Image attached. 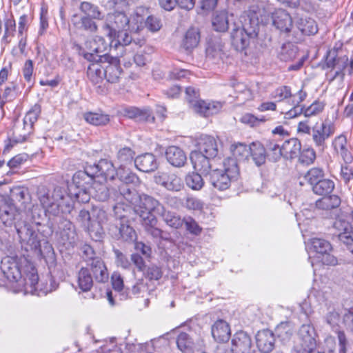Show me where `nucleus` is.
<instances>
[{
  "label": "nucleus",
  "instance_id": "nucleus-1",
  "mask_svg": "<svg viewBox=\"0 0 353 353\" xmlns=\"http://www.w3.org/2000/svg\"><path fill=\"white\" fill-rule=\"evenodd\" d=\"M265 13L264 8L259 5H252L240 17L242 28L233 25L232 43L236 50H243L249 45L250 38L257 35L260 23H268L269 17Z\"/></svg>",
  "mask_w": 353,
  "mask_h": 353
},
{
  "label": "nucleus",
  "instance_id": "nucleus-2",
  "mask_svg": "<svg viewBox=\"0 0 353 353\" xmlns=\"http://www.w3.org/2000/svg\"><path fill=\"white\" fill-rule=\"evenodd\" d=\"M239 169L236 161L232 157L225 159L221 168L214 169L209 173L212 186L219 191L228 189L232 181L237 180Z\"/></svg>",
  "mask_w": 353,
  "mask_h": 353
},
{
  "label": "nucleus",
  "instance_id": "nucleus-3",
  "mask_svg": "<svg viewBox=\"0 0 353 353\" xmlns=\"http://www.w3.org/2000/svg\"><path fill=\"white\" fill-rule=\"evenodd\" d=\"M312 247L316 252L315 256L310 257L312 259V265L314 267V263L321 262L325 265H336L338 264L337 258L331 254L330 252L332 250V247L328 241L323 239L314 238L312 240Z\"/></svg>",
  "mask_w": 353,
  "mask_h": 353
},
{
  "label": "nucleus",
  "instance_id": "nucleus-4",
  "mask_svg": "<svg viewBox=\"0 0 353 353\" xmlns=\"http://www.w3.org/2000/svg\"><path fill=\"white\" fill-rule=\"evenodd\" d=\"M165 206L157 199L146 194L139 195V202L133 206L134 212L139 215L141 221L146 216L159 215Z\"/></svg>",
  "mask_w": 353,
  "mask_h": 353
},
{
  "label": "nucleus",
  "instance_id": "nucleus-5",
  "mask_svg": "<svg viewBox=\"0 0 353 353\" xmlns=\"http://www.w3.org/2000/svg\"><path fill=\"white\" fill-rule=\"evenodd\" d=\"M109 43L106 42L101 36H96L92 41L86 43V48L90 52H83V57L89 61H100L108 60L107 50L110 47Z\"/></svg>",
  "mask_w": 353,
  "mask_h": 353
},
{
  "label": "nucleus",
  "instance_id": "nucleus-6",
  "mask_svg": "<svg viewBox=\"0 0 353 353\" xmlns=\"http://www.w3.org/2000/svg\"><path fill=\"white\" fill-rule=\"evenodd\" d=\"M130 19L123 12H115L107 15L103 30L105 34L112 39L115 37L117 32L125 30L129 27Z\"/></svg>",
  "mask_w": 353,
  "mask_h": 353
},
{
  "label": "nucleus",
  "instance_id": "nucleus-7",
  "mask_svg": "<svg viewBox=\"0 0 353 353\" xmlns=\"http://www.w3.org/2000/svg\"><path fill=\"white\" fill-rule=\"evenodd\" d=\"M348 61L347 56L340 54V48L334 47L327 51L325 65L327 68L336 69L330 81H333L338 77L341 79H343V70L347 68Z\"/></svg>",
  "mask_w": 353,
  "mask_h": 353
},
{
  "label": "nucleus",
  "instance_id": "nucleus-8",
  "mask_svg": "<svg viewBox=\"0 0 353 353\" xmlns=\"http://www.w3.org/2000/svg\"><path fill=\"white\" fill-rule=\"evenodd\" d=\"M14 228L21 243L27 244L34 249H37L39 247L38 235L32 223L22 219L18 220L14 223Z\"/></svg>",
  "mask_w": 353,
  "mask_h": 353
},
{
  "label": "nucleus",
  "instance_id": "nucleus-9",
  "mask_svg": "<svg viewBox=\"0 0 353 353\" xmlns=\"http://www.w3.org/2000/svg\"><path fill=\"white\" fill-rule=\"evenodd\" d=\"M148 10L144 7H138L135 10L133 14V21L137 24V29L143 27V24L150 31L157 32L161 28V22L157 17L150 15L144 21L145 15L148 14Z\"/></svg>",
  "mask_w": 353,
  "mask_h": 353
},
{
  "label": "nucleus",
  "instance_id": "nucleus-10",
  "mask_svg": "<svg viewBox=\"0 0 353 353\" xmlns=\"http://www.w3.org/2000/svg\"><path fill=\"white\" fill-rule=\"evenodd\" d=\"M314 328L310 324H304L299 328L298 338L301 353H310L316 347Z\"/></svg>",
  "mask_w": 353,
  "mask_h": 353
},
{
  "label": "nucleus",
  "instance_id": "nucleus-11",
  "mask_svg": "<svg viewBox=\"0 0 353 353\" xmlns=\"http://www.w3.org/2000/svg\"><path fill=\"white\" fill-rule=\"evenodd\" d=\"M113 198L119 201H121L123 199L128 202L132 206H134L139 202V195L136 190L135 187L125 183L115 184L112 188Z\"/></svg>",
  "mask_w": 353,
  "mask_h": 353
},
{
  "label": "nucleus",
  "instance_id": "nucleus-12",
  "mask_svg": "<svg viewBox=\"0 0 353 353\" xmlns=\"http://www.w3.org/2000/svg\"><path fill=\"white\" fill-rule=\"evenodd\" d=\"M154 182L171 192H179L184 187L181 179L172 172H158L154 176Z\"/></svg>",
  "mask_w": 353,
  "mask_h": 353
},
{
  "label": "nucleus",
  "instance_id": "nucleus-13",
  "mask_svg": "<svg viewBox=\"0 0 353 353\" xmlns=\"http://www.w3.org/2000/svg\"><path fill=\"white\" fill-rule=\"evenodd\" d=\"M231 347L233 353H259L253 346L251 337L243 331L234 334Z\"/></svg>",
  "mask_w": 353,
  "mask_h": 353
},
{
  "label": "nucleus",
  "instance_id": "nucleus-14",
  "mask_svg": "<svg viewBox=\"0 0 353 353\" xmlns=\"http://www.w3.org/2000/svg\"><path fill=\"white\" fill-rule=\"evenodd\" d=\"M334 132V127L331 123L323 122L320 125H316L312 128V140L320 150H323L325 147V141Z\"/></svg>",
  "mask_w": 353,
  "mask_h": 353
},
{
  "label": "nucleus",
  "instance_id": "nucleus-15",
  "mask_svg": "<svg viewBox=\"0 0 353 353\" xmlns=\"http://www.w3.org/2000/svg\"><path fill=\"white\" fill-rule=\"evenodd\" d=\"M223 108V103L220 101H204L199 99L193 103L192 110L196 113L203 117H208L218 114Z\"/></svg>",
  "mask_w": 353,
  "mask_h": 353
},
{
  "label": "nucleus",
  "instance_id": "nucleus-16",
  "mask_svg": "<svg viewBox=\"0 0 353 353\" xmlns=\"http://www.w3.org/2000/svg\"><path fill=\"white\" fill-rule=\"evenodd\" d=\"M51 199L54 203V207H58L59 212L70 213L72 209V199L63 188H54L51 193Z\"/></svg>",
  "mask_w": 353,
  "mask_h": 353
},
{
  "label": "nucleus",
  "instance_id": "nucleus-17",
  "mask_svg": "<svg viewBox=\"0 0 353 353\" xmlns=\"http://www.w3.org/2000/svg\"><path fill=\"white\" fill-rule=\"evenodd\" d=\"M21 219V214L14 206L3 199H0V220L6 226L14 225L18 220Z\"/></svg>",
  "mask_w": 353,
  "mask_h": 353
},
{
  "label": "nucleus",
  "instance_id": "nucleus-18",
  "mask_svg": "<svg viewBox=\"0 0 353 353\" xmlns=\"http://www.w3.org/2000/svg\"><path fill=\"white\" fill-rule=\"evenodd\" d=\"M96 179H102L103 181L112 180L117 174V170L113 163L107 159H101L97 163L91 165Z\"/></svg>",
  "mask_w": 353,
  "mask_h": 353
},
{
  "label": "nucleus",
  "instance_id": "nucleus-19",
  "mask_svg": "<svg viewBox=\"0 0 353 353\" xmlns=\"http://www.w3.org/2000/svg\"><path fill=\"white\" fill-rule=\"evenodd\" d=\"M272 24L281 32H290L293 21L290 14L283 9H276L272 13Z\"/></svg>",
  "mask_w": 353,
  "mask_h": 353
},
{
  "label": "nucleus",
  "instance_id": "nucleus-20",
  "mask_svg": "<svg viewBox=\"0 0 353 353\" xmlns=\"http://www.w3.org/2000/svg\"><path fill=\"white\" fill-rule=\"evenodd\" d=\"M334 227L338 230L339 239L344 244L348 246V249L353 252V230L350 223L344 220H336L334 223Z\"/></svg>",
  "mask_w": 353,
  "mask_h": 353
},
{
  "label": "nucleus",
  "instance_id": "nucleus-21",
  "mask_svg": "<svg viewBox=\"0 0 353 353\" xmlns=\"http://www.w3.org/2000/svg\"><path fill=\"white\" fill-rule=\"evenodd\" d=\"M91 165H87L83 170H79L74 173L72 181L78 188H90L96 180L95 174Z\"/></svg>",
  "mask_w": 353,
  "mask_h": 353
},
{
  "label": "nucleus",
  "instance_id": "nucleus-22",
  "mask_svg": "<svg viewBox=\"0 0 353 353\" xmlns=\"http://www.w3.org/2000/svg\"><path fill=\"white\" fill-rule=\"evenodd\" d=\"M1 270L10 282H22L20 270L12 259L4 258L1 261Z\"/></svg>",
  "mask_w": 353,
  "mask_h": 353
},
{
  "label": "nucleus",
  "instance_id": "nucleus-23",
  "mask_svg": "<svg viewBox=\"0 0 353 353\" xmlns=\"http://www.w3.org/2000/svg\"><path fill=\"white\" fill-rule=\"evenodd\" d=\"M34 123H30L28 121H26V117H25L23 120V133L20 132V126H15L12 137L9 139V143L6 144L4 150L8 151L14 144L25 141L27 137L30 134Z\"/></svg>",
  "mask_w": 353,
  "mask_h": 353
},
{
  "label": "nucleus",
  "instance_id": "nucleus-24",
  "mask_svg": "<svg viewBox=\"0 0 353 353\" xmlns=\"http://www.w3.org/2000/svg\"><path fill=\"white\" fill-rule=\"evenodd\" d=\"M119 61L113 57H108V60H103V69L105 73L104 78L110 83H116L119 81L121 74Z\"/></svg>",
  "mask_w": 353,
  "mask_h": 353
},
{
  "label": "nucleus",
  "instance_id": "nucleus-25",
  "mask_svg": "<svg viewBox=\"0 0 353 353\" xmlns=\"http://www.w3.org/2000/svg\"><path fill=\"white\" fill-rule=\"evenodd\" d=\"M198 151L209 156L216 157L219 152V146L216 140L211 136L201 135L197 141Z\"/></svg>",
  "mask_w": 353,
  "mask_h": 353
},
{
  "label": "nucleus",
  "instance_id": "nucleus-26",
  "mask_svg": "<svg viewBox=\"0 0 353 353\" xmlns=\"http://www.w3.org/2000/svg\"><path fill=\"white\" fill-rule=\"evenodd\" d=\"M141 223L146 234L151 236L155 240L168 239L167 236H165V233L157 227L158 219L155 215L149 214V216H146L144 220L141 221Z\"/></svg>",
  "mask_w": 353,
  "mask_h": 353
},
{
  "label": "nucleus",
  "instance_id": "nucleus-27",
  "mask_svg": "<svg viewBox=\"0 0 353 353\" xmlns=\"http://www.w3.org/2000/svg\"><path fill=\"white\" fill-rule=\"evenodd\" d=\"M94 19L88 16L74 14L71 18V23L77 30L95 33L98 30V26Z\"/></svg>",
  "mask_w": 353,
  "mask_h": 353
},
{
  "label": "nucleus",
  "instance_id": "nucleus-28",
  "mask_svg": "<svg viewBox=\"0 0 353 353\" xmlns=\"http://www.w3.org/2000/svg\"><path fill=\"white\" fill-rule=\"evenodd\" d=\"M256 341L259 350L263 353H269L274 347V335L269 330H263L258 332L256 336Z\"/></svg>",
  "mask_w": 353,
  "mask_h": 353
},
{
  "label": "nucleus",
  "instance_id": "nucleus-29",
  "mask_svg": "<svg viewBox=\"0 0 353 353\" xmlns=\"http://www.w3.org/2000/svg\"><path fill=\"white\" fill-rule=\"evenodd\" d=\"M214 157L201 153L199 151H194L191 152L190 160L195 170L203 174H208L211 172V164L210 159Z\"/></svg>",
  "mask_w": 353,
  "mask_h": 353
},
{
  "label": "nucleus",
  "instance_id": "nucleus-30",
  "mask_svg": "<svg viewBox=\"0 0 353 353\" xmlns=\"http://www.w3.org/2000/svg\"><path fill=\"white\" fill-rule=\"evenodd\" d=\"M295 26L305 35H314L318 32L315 20L306 15L298 16L295 21Z\"/></svg>",
  "mask_w": 353,
  "mask_h": 353
},
{
  "label": "nucleus",
  "instance_id": "nucleus-31",
  "mask_svg": "<svg viewBox=\"0 0 353 353\" xmlns=\"http://www.w3.org/2000/svg\"><path fill=\"white\" fill-rule=\"evenodd\" d=\"M59 230L62 240L70 244L74 243L77 239V232L73 223L65 219H60Z\"/></svg>",
  "mask_w": 353,
  "mask_h": 353
},
{
  "label": "nucleus",
  "instance_id": "nucleus-32",
  "mask_svg": "<svg viewBox=\"0 0 353 353\" xmlns=\"http://www.w3.org/2000/svg\"><path fill=\"white\" fill-rule=\"evenodd\" d=\"M88 267L90 268V272L92 271L93 277L97 282L105 283L108 281L109 274L103 261L101 258L94 260L92 263H89Z\"/></svg>",
  "mask_w": 353,
  "mask_h": 353
},
{
  "label": "nucleus",
  "instance_id": "nucleus-33",
  "mask_svg": "<svg viewBox=\"0 0 353 353\" xmlns=\"http://www.w3.org/2000/svg\"><path fill=\"white\" fill-rule=\"evenodd\" d=\"M134 165L140 171L149 172L157 168V159L151 153H145L138 156L134 160Z\"/></svg>",
  "mask_w": 353,
  "mask_h": 353
},
{
  "label": "nucleus",
  "instance_id": "nucleus-34",
  "mask_svg": "<svg viewBox=\"0 0 353 353\" xmlns=\"http://www.w3.org/2000/svg\"><path fill=\"white\" fill-rule=\"evenodd\" d=\"M168 161L174 167H182L185 165L187 157L182 149L177 146H170L165 152Z\"/></svg>",
  "mask_w": 353,
  "mask_h": 353
},
{
  "label": "nucleus",
  "instance_id": "nucleus-35",
  "mask_svg": "<svg viewBox=\"0 0 353 353\" xmlns=\"http://www.w3.org/2000/svg\"><path fill=\"white\" fill-rule=\"evenodd\" d=\"M37 195L41 204L48 213L54 216L59 215V210L57 208L58 207H54V203L51 199V194L45 186L39 188Z\"/></svg>",
  "mask_w": 353,
  "mask_h": 353
},
{
  "label": "nucleus",
  "instance_id": "nucleus-36",
  "mask_svg": "<svg viewBox=\"0 0 353 353\" xmlns=\"http://www.w3.org/2000/svg\"><path fill=\"white\" fill-rule=\"evenodd\" d=\"M230 334V325L223 320L216 321L212 326V335L218 342L228 341Z\"/></svg>",
  "mask_w": 353,
  "mask_h": 353
},
{
  "label": "nucleus",
  "instance_id": "nucleus-37",
  "mask_svg": "<svg viewBox=\"0 0 353 353\" xmlns=\"http://www.w3.org/2000/svg\"><path fill=\"white\" fill-rule=\"evenodd\" d=\"M90 62L91 63H90L87 70V77L93 84L97 85L101 83L103 81L104 76H105L103 69V60H102V62L97 61Z\"/></svg>",
  "mask_w": 353,
  "mask_h": 353
},
{
  "label": "nucleus",
  "instance_id": "nucleus-38",
  "mask_svg": "<svg viewBox=\"0 0 353 353\" xmlns=\"http://www.w3.org/2000/svg\"><path fill=\"white\" fill-rule=\"evenodd\" d=\"M249 154L256 166L264 164L268 157L265 148L259 142H252L249 145Z\"/></svg>",
  "mask_w": 353,
  "mask_h": 353
},
{
  "label": "nucleus",
  "instance_id": "nucleus-39",
  "mask_svg": "<svg viewBox=\"0 0 353 353\" xmlns=\"http://www.w3.org/2000/svg\"><path fill=\"white\" fill-rule=\"evenodd\" d=\"M283 158L292 159L299 156L301 150V143L296 138H292L286 140L283 143Z\"/></svg>",
  "mask_w": 353,
  "mask_h": 353
},
{
  "label": "nucleus",
  "instance_id": "nucleus-40",
  "mask_svg": "<svg viewBox=\"0 0 353 353\" xmlns=\"http://www.w3.org/2000/svg\"><path fill=\"white\" fill-rule=\"evenodd\" d=\"M324 176L325 172L322 168H312L304 174L302 179L300 178L299 185L303 186L305 183H307L313 189V186H315L321 179H323Z\"/></svg>",
  "mask_w": 353,
  "mask_h": 353
},
{
  "label": "nucleus",
  "instance_id": "nucleus-41",
  "mask_svg": "<svg viewBox=\"0 0 353 353\" xmlns=\"http://www.w3.org/2000/svg\"><path fill=\"white\" fill-rule=\"evenodd\" d=\"M200 41V32L196 28H190L185 32L181 42V47L185 50L195 48Z\"/></svg>",
  "mask_w": 353,
  "mask_h": 353
},
{
  "label": "nucleus",
  "instance_id": "nucleus-42",
  "mask_svg": "<svg viewBox=\"0 0 353 353\" xmlns=\"http://www.w3.org/2000/svg\"><path fill=\"white\" fill-rule=\"evenodd\" d=\"M90 189L93 196L100 201H106L109 196L113 197L114 192H112V188L109 189L105 185L102 183V181L100 179H98V181L95 180Z\"/></svg>",
  "mask_w": 353,
  "mask_h": 353
},
{
  "label": "nucleus",
  "instance_id": "nucleus-43",
  "mask_svg": "<svg viewBox=\"0 0 353 353\" xmlns=\"http://www.w3.org/2000/svg\"><path fill=\"white\" fill-rule=\"evenodd\" d=\"M159 216L162 219L165 223L170 228L178 229L180 228L184 221L176 212L168 210L165 207L163 208V211L160 212Z\"/></svg>",
  "mask_w": 353,
  "mask_h": 353
},
{
  "label": "nucleus",
  "instance_id": "nucleus-44",
  "mask_svg": "<svg viewBox=\"0 0 353 353\" xmlns=\"http://www.w3.org/2000/svg\"><path fill=\"white\" fill-rule=\"evenodd\" d=\"M77 283L83 292H88L93 285V277L88 267L81 268L77 274Z\"/></svg>",
  "mask_w": 353,
  "mask_h": 353
},
{
  "label": "nucleus",
  "instance_id": "nucleus-45",
  "mask_svg": "<svg viewBox=\"0 0 353 353\" xmlns=\"http://www.w3.org/2000/svg\"><path fill=\"white\" fill-rule=\"evenodd\" d=\"M85 121L93 125H105L110 121L108 114L99 112H88L83 114Z\"/></svg>",
  "mask_w": 353,
  "mask_h": 353
},
{
  "label": "nucleus",
  "instance_id": "nucleus-46",
  "mask_svg": "<svg viewBox=\"0 0 353 353\" xmlns=\"http://www.w3.org/2000/svg\"><path fill=\"white\" fill-rule=\"evenodd\" d=\"M268 157L272 161L276 162L279 161L283 155V145L280 146L274 140L270 139L265 145Z\"/></svg>",
  "mask_w": 353,
  "mask_h": 353
},
{
  "label": "nucleus",
  "instance_id": "nucleus-47",
  "mask_svg": "<svg viewBox=\"0 0 353 353\" xmlns=\"http://www.w3.org/2000/svg\"><path fill=\"white\" fill-rule=\"evenodd\" d=\"M128 221L120 222L116 227L119 230L118 238L124 241L131 242L136 239L137 234L133 228L128 225Z\"/></svg>",
  "mask_w": 353,
  "mask_h": 353
},
{
  "label": "nucleus",
  "instance_id": "nucleus-48",
  "mask_svg": "<svg viewBox=\"0 0 353 353\" xmlns=\"http://www.w3.org/2000/svg\"><path fill=\"white\" fill-rule=\"evenodd\" d=\"M340 203V198L336 195L332 194L318 199L316 201V206L321 210H329L339 207Z\"/></svg>",
  "mask_w": 353,
  "mask_h": 353
},
{
  "label": "nucleus",
  "instance_id": "nucleus-49",
  "mask_svg": "<svg viewBox=\"0 0 353 353\" xmlns=\"http://www.w3.org/2000/svg\"><path fill=\"white\" fill-rule=\"evenodd\" d=\"M178 348L183 353H193L195 344L192 338L187 333L182 332L179 334L176 339Z\"/></svg>",
  "mask_w": 353,
  "mask_h": 353
},
{
  "label": "nucleus",
  "instance_id": "nucleus-50",
  "mask_svg": "<svg viewBox=\"0 0 353 353\" xmlns=\"http://www.w3.org/2000/svg\"><path fill=\"white\" fill-rule=\"evenodd\" d=\"M325 306L327 311L325 316L326 323L332 327L337 325L340 321L339 308H336L332 301H326Z\"/></svg>",
  "mask_w": 353,
  "mask_h": 353
},
{
  "label": "nucleus",
  "instance_id": "nucleus-51",
  "mask_svg": "<svg viewBox=\"0 0 353 353\" xmlns=\"http://www.w3.org/2000/svg\"><path fill=\"white\" fill-rule=\"evenodd\" d=\"M79 10L83 16H88L94 19H102L103 14L99 7L88 1H83L79 6Z\"/></svg>",
  "mask_w": 353,
  "mask_h": 353
},
{
  "label": "nucleus",
  "instance_id": "nucleus-52",
  "mask_svg": "<svg viewBox=\"0 0 353 353\" xmlns=\"http://www.w3.org/2000/svg\"><path fill=\"white\" fill-rule=\"evenodd\" d=\"M186 185L192 190L199 191L202 189L205 182L201 174L197 172H191L185 178Z\"/></svg>",
  "mask_w": 353,
  "mask_h": 353
},
{
  "label": "nucleus",
  "instance_id": "nucleus-53",
  "mask_svg": "<svg viewBox=\"0 0 353 353\" xmlns=\"http://www.w3.org/2000/svg\"><path fill=\"white\" fill-rule=\"evenodd\" d=\"M334 188V183L329 179H321L315 186H313L312 191L319 195H326L331 193Z\"/></svg>",
  "mask_w": 353,
  "mask_h": 353
},
{
  "label": "nucleus",
  "instance_id": "nucleus-54",
  "mask_svg": "<svg viewBox=\"0 0 353 353\" xmlns=\"http://www.w3.org/2000/svg\"><path fill=\"white\" fill-rule=\"evenodd\" d=\"M278 337L283 341H288L294 333V326L290 322H282L275 329Z\"/></svg>",
  "mask_w": 353,
  "mask_h": 353
},
{
  "label": "nucleus",
  "instance_id": "nucleus-55",
  "mask_svg": "<svg viewBox=\"0 0 353 353\" xmlns=\"http://www.w3.org/2000/svg\"><path fill=\"white\" fill-rule=\"evenodd\" d=\"M116 38L114 40H112V44L110 48H114L115 49L118 48H123L130 44L132 41V36L129 35L127 32V29L125 30H121L120 32H117Z\"/></svg>",
  "mask_w": 353,
  "mask_h": 353
},
{
  "label": "nucleus",
  "instance_id": "nucleus-56",
  "mask_svg": "<svg viewBox=\"0 0 353 353\" xmlns=\"http://www.w3.org/2000/svg\"><path fill=\"white\" fill-rule=\"evenodd\" d=\"M298 53L297 47L292 43H287L283 45L279 57L281 60L289 61L294 59Z\"/></svg>",
  "mask_w": 353,
  "mask_h": 353
},
{
  "label": "nucleus",
  "instance_id": "nucleus-57",
  "mask_svg": "<svg viewBox=\"0 0 353 353\" xmlns=\"http://www.w3.org/2000/svg\"><path fill=\"white\" fill-rule=\"evenodd\" d=\"M11 196L12 200L25 205L30 201V194L28 188L24 187H14L11 190Z\"/></svg>",
  "mask_w": 353,
  "mask_h": 353
},
{
  "label": "nucleus",
  "instance_id": "nucleus-58",
  "mask_svg": "<svg viewBox=\"0 0 353 353\" xmlns=\"http://www.w3.org/2000/svg\"><path fill=\"white\" fill-rule=\"evenodd\" d=\"M212 26L216 31L224 32L229 28V20L225 12H221L216 14L212 19Z\"/></svg>",
  "mask_w": 353,
  "mask_h": 353
},
{
  "label": "nucleus",
  "instance_id": "nucleus-59",
  "mask_svg": "<svg viewBox=\"0 0 353 353\" xmlns=\"http://www.w3.org/2000/svg\"><path fill=\"white\" fill-rule=\"evenodd\" d=\"M230 151L232 154L234 159L244 160L249 155V147L242 143H234L231 145Z\"/></svg>",
  "mask_w": 353,
  "mask_h": 353
},
{
  "label": "nucleus",
  "instance_id": "nucleus-60",
  "mask_svg": "<svg viewBox=\"0 0 353 353\" xmlns=\"http://www.w3.org/2000/svg\"><path fill=\"white\" fill-rule=\"evenodd\" d=\"M131 207L125 204L122 201H119L113 208L114 215L120 222L128 221V217L130 212Z\"/></svg>",
  "mask_w": 353,
  "mask_h": 353
},
{
  "label": "nucleus",
  "instance_id": "nucleus-61",
  "mask_svg": "<svg viewBox=\"0 0 353 353\" xmlns=\"http://www.w3.org/2000/svg\"><path fill=\"white\" fill-rule=\"evenodd\" d=\"M134 152L128 147H125L119 150L117 152V160L120 163V168L128 164L132 163L134 158Z\"/></svg>",
  "mask_w": 353,
  "mask_h": 353
},
{
  "label": "nucleus",
  "instance_id": "nucleus-62",
  "mask_svg": "<svg viewBox=\"0 0 353 353\" xmlns=\"http://www.w3.org/2000/svg\"><path fill=\"white\" fill-rule=\"evenodd\" d=\"M206 54L208 58L214 60H223L225 55L223 52V46L221 43H216L210 45L206 48Z\"/></svg>",
  "mask_w": 353,
  "mask_h": 353
},
{
  "label": "nucleus",
  "instance_id": "nucleus-63",
  "mask_svg": "<svg viewBox=\"0 0 353 353\" xmlns=\"http://www.w3.org/2000/svg\"><path fill=\"white\" fill-rule=\"evenodd\" d=\"M183 223L185 225L186 230L192 234L199 236L202 232V228L199 223L191 216L184 217Z\"/></svg>",
  "mask_w": 353,
  "mask_h": 353
},
{
  "label": "nucleus",
  "instance_id": "nucleus-64",
  "mask_svg": "<svg viewBox=\"0 0 353 353\" xmlns=\"http://www.w3.org/2000/svg\"><path fill=\"white\" fill-rule=\"evenodd\" d=\"M292 96L291 89L286 85H282L277 88L272 93V97L278 101H282Z\"/></svg>",
  "mask_w": 353,
  "mask_h": 353
}]
</instances>
